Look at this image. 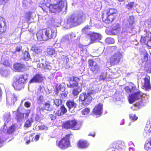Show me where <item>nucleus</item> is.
<instances>
[{
    "mask_svg": "<svg viewBox=\"0 0 151 151\" xmlns=\"http://www.w3.org/2000/svg\"><path fill=\"white\" fill-rule=\"evenodd\" d=\"M86 14L83 13L78 15L73 14L68 18L64 25L67 29L70 28L82 23L86 20Z\"/></svg>",
    "mask_w": 151,
    "mask_h": 151,
    "instance_id": "1",
    "label": "nucleus"
},
{
    "mask_svg": "<svg viewBox=\"0 0 151 151\" xmlns=\"http://www.w3.org/2000/svg\"><path fill=\"white\" fill-rule=\"evenodd\" d=\"M57 35L56 31L50 27L39 30L36 34L38 41H47L54 38Z\"/></svg>",
    "mask_w": 151,
    "mask_h": 151,
    "instance_id": "2",
    "label": "nucleus"
},
{
    "mask_svg": "<svg viewBox=\"0 0 151 151\" xmlns=\"http://www.w3.org/2000/svg\"><path fill=\"white\" fill-rule=\"evenodd\" d=\"M52 4L48 7L46 4H43L41 8L44 12H47L49 10L52 13H55L58 10H61L64 6V2L62 0H50Z\"/></svg>",
    "mask_w": 151,
    "mask_h": 151,
    "instance_id": "3",
    "label": "nucleus"
},
{
    "mask_svg": "<svg viewBox=\"0 0 151 151\" xmlns=\"http://www.w3.org/2000/svg\"><path fill=\"white\" fill-rule=\"evenodd\" d=\"M117 12V10L113 8L104 10L101 16L103 22L106 24L111 23L115 19Z\"/></svg>",
    "mask_w": 151,
    "mask_h": 151,
    "instance_id": "4",
    "label": "nucleus"
},
{
    "mask_svg": "<svg viewBox=\"0 0 151 151\" xmlns=\"http://www.w3.org/2000/svg\"><path fill=\"white\" fill-rule=\"evenodd\" d=\"M62 128L65 129L78 130L80 129L81 125L77 120L73 119L64 122L62 124Z\"/></svg>",
    "mask_w": 151,
    "mask_h": 151,
    "instance_id": "5",
    "label": "nucleus"
},
{
    "mask_svg": "<svg viewBox=\"0 0 151 151\" xmlns=\"http://www.w3.org/2000/svg\"><path fill=\"white\" fill-rule=\"evenodd\" d=\"M27 79V74H20L13 82L12 86L15 90H20L24 88V84L26 83Z\"/></svg>",
    "mask_w": 151,
    "mask_h": 151,
    "instance_id": "6",
    "label": "nucleus"
},
{
    "mask_svg": "<svg viewBox=\"0 0 151 151\" xmlns=\"http://www.w3.org/2000/svg\"><path fill=\"white\" fill-rule=\"evenodd\" d=\"M72 133L66 134L58 141L56 142V145L62 150L67 149L71 146L70 137L72 135Z\"/></svg>",
    "mask_w": 151,
    "mask_h": 151,
    "instance_id": "7",
    "label": "nucleus"
},
{
    "mask_svg": "<svg viewBox=\"0 0 151 151\" xmlns=\"http://www.w3.org/2000/svg\"><path fill=\"white\" fill-rule=\"evenodd\" d=\"M88 62V68L92 73L96 74L100 72V66L94 59H89Z\"/></svg>",
    "mask_w": 151,
    "mask_h": 151,
    "instance_id": "8",
    "label": "nucleus"
},
{
    "mask_svg": "<svg viewBox=\"0 0 151 151\" xmlns=\"http://www.w3.org/2000/svg\"><path fill=\"white\" fill-rule=\"evenodd\" d=\"M140 42L147 46L149 48H151V33L145 31V33L142 35L140 40Z\"/></svg>",
    "mask_w": 151,
    "mask_h": 151,
    "instance_id": "9",
    "label": "nucleus"
},
{
    "mask_svg": "<svg viewBox=\"0 0 151 151\" xmlns=\"http://www.w3.org/2000/svg\"><path fill=\"white\" fill-rule=\"evenodd\" d=\"M91 94L90 93L86 94L85 92L81 93L79 97V101L82 102L83 105H88L90 103L92 99L90 95Z\"/></svg>",
    "mask_w": 151,
    "mask_h": 151,
    "instance_id": "10",
    "label": "nucleus"
},
{
    "mask_svg": "<svg viewBox=\"0 0 151 151\" xmlns=\"http://www.w3.org/2000/svg\"><path fill=\"white\" fill-rule=\"evenodd\" d=\"M123 56L120 53H116L110 58L109 63L111 66L118 65Z\"/></svg>",
    "mask_w": 151,
    "mask_h": 151,
    "instance_id": "11",
    "label": "nucleus"
},
{
    "mask_svg": "<svg viewBox=\"0 0 151 151\" xmlns=\"http://www.w3.org/2000/svg\"><path fill=\"white\" fill-rule=\"evenodd\" d=\"M80 80V78L76 76H73L69 77L68 79L69 84H67L68 87L70 88L78 87Z\"/></svg>",
    "mask_w": 151,
    "mask_h": 151,
    "instance_id": "12",
    "label": "nucleus"
},
{
    "mask_svg": "<svg viewBox=\"0 0 151 151\" xmlns=\"http://www.w3.org/2000/svg\"><path fill=\"white\" fill-rule=\"evenodd\" d=\"M142 95V94L140 91L130 95L128 98L129 103L130 104H132L135 101L139 99Z\"/></svg>",
    "mask_w": 151,
    "mask_h": 151,
    "instance_id": "13",
    "label": "nucleus"
},
{
    "mask_svg": "<svg viewBox=\"0 0 151 151\" xmlns=\"http://www.w3.org/2000/svg\"><path fill=\"white\" fill-rule=\"evenodd\" d=\"M90 37V44H92L97 40H100L101 38V35L94 32H91L89 35Z\"/></svg>",
    "mask_w": 151,
    "mask_h": 151,
    "instance_id": "14",
    "label": "nucleus"
},
{
    "mask_svg": "<svg viewBox=\"0 0 151 151\" xmlns=\"http://www.w3.org/2000/svg\"><path fill=\"white\" fill-rule=\"evenodd\" d=\"M144 82L142 83V88L145 89L146 90H150L151 86L150 83V77L149 76L145 77L143 78Z\"/></svg>",
    "mask_w": 151,
    "mask_h": 151,
    "instance_id": "15",
    "label": "nucleus"
},
{
    "mask_svg": "<svg viewBox=\"0 0 151 151\" xmlns=\"http://www.w3.org/2000/svg\"><path fill=\"white\" fill-rule=\"evenodd\" d=\"M13 68L16 71L23 72L26 69L25 65L22 63H17L13 65Z\"/></svg>",
    "mask_w": 151,
    "mask_h": 151,
    "instance_id": "16",
    "label": "nucleus"
},
{
    "mask_svg": "<svg viewBox=\"0 0 151 151\" xmlns=\"http://www.w3.org/2000/svg\"><path fill=\"white\" fill-rule=\"evenodd\" d=\"M103 107V104L99 103L95 106L93 110V113L97 115H101L102 113Z\"/></svg>",
    "mask_w": 151,
    "mask_h": 151,
    "instance_id": "17",
    "label": "nucleus"
},
{
    "mask_svg": "<svg viewBox=\"0 0 151 151\" xmlns=\"http://www.w3.org/2000/svg\"><path fill=\"white\" fill-rule=\"evenodd\" d=\"M43 78L41 75L37 73L34 75L29 81V83H39L42 81Z\"/></svg>",
    "mask_w": 151,
    "mask_h": 151,
    "instance_id": "18",
    "label": "nucleus"
},
{
    "mask_svg": "<svg viewBox=\"0 0 151 151\" xmlns=\"http://www.w3.org/2000/svg\"><path fill=\"white\" fill-rule=\"evenodd\" d=\"M88 142L86 140L83 139L79 140L77 144V146L80 148L84 149L86 148L89 146Z\"/></svg>",
    "mask_w": 151,
    "mask_h": 151,
    "instance_id": "19",
    "label": "nucleus"
},
{
    "mask_svg": "<svg viewBox=\"0 0 151 151\" xmlns=\"http://www.w3.org/2000/svg\"><path fill=\"white\" fill-rule=\"evenodd\" d=\"M66 105L68 108L69 110L73 108H75L76 107V104L73 99H69L67 101Z\"/></svg>",
    "mask_w": 151,
    "mask_h": 151,
    "instance_id": "20",
    "label": "nucleus"
},
{
    "mask_svg": "<svg viewBox=\"0 0 151 151\" xmlns=\"http://www.w3.org/2000/svg\"><path fill=\"white\" fill-rule=\"evenodd\" d=\"M67 110L64 105H62L60 109H58L56 111V114L58 116H62L67 113Z\"/></svg>",
    "mask_w": 151,
    "mask_h": 151,
    "instance_id": "21",
    "label": "nucleus"
},
{
    "mask_svg": "<svg viewBox=\"0 0 151 151\" xmlns=\"http://www.w3.org/2000/svg\"><path fill=\"white\" fill-rule=\"evenodd\" d=\"M111 145L112 147L114 148L118 147V149H122L124 147V142L121 141L114 142L111 144Z\"/></svg>",
    "mask_w": 151,
    "mask_h": 151,
    "instance_id": "22",
    "label": "nucleus"
},
{
    "mask_svg": "<svg viewBox=\"0 0 151 151\" xmlns=\"http://www.w3.org/2000/svg\"><path fill=\"white\" fill-rule=\"evenodd\" d=\"M41 46L34 45L32 47V49L33 51L37 54H40L42 52V49Z\"/></svg>",
    "mask_w": 151,
    "mask_h": 151,
    "instance_id": "23",
    "label": "nucleus"
},
{
    "mask_svg": "<svg viewBox=\"0 0 151 151\" xmlns=\"http://www.w3.org/2000/svg\"><path fill=\"white\" fill-rule=\"evenodd\" d=\"M90 29V28L89 25L86 26L82 29L81 31L83 34L86 35L87 36H89L91 32L89 30Z\"/></svg>",
    "mask_w": 151,
    "mask_h": 151,
    "instance_id": "24",
    "label": "nucleus"
},
{
    "mask_svg": "<svg viewBox=\"0 0 151 151\" xmlns=\"http://www.w3.org/2000/svg\"><path fill=\"white\" fill-rule=\"evenodd\" d=\"M65 90V88L61 84L56 85L55 92V95H57L58 94L59 91L63 92Z\"/></svg>",
    "mask_w": 151,
    "mask_h": 151,
    "instance_id": "25",
    "label": "nucleus"
},
{
    "mask_svg": "<svg viewBox=\"0 0 151 151\" xmlns=\"http://www.w3.org/2000/svg\"><path fill=\"white\" fill-rule=\"evenodd\" d=\"M24 117V114L20 112L19 109L18 108L17 110V114L16 119L18 121H21Z\"/></svg>",
    "mask_w": 151,
    "mask_h": 151,
    "instance_id": "26",
    "label": "nucleus"
},
{
    "mask_svg": "<svg viewBox=\"0 0 151 151\" xmlns=\"http://www.w3.org/2000/svg\"><path fill=\"white\" fill-rule=\"evenodd\" d=\"M33 12L30 11H28L26 13L24 18L25 21L28 23H29L32 17V14Z\"/></svg>",
    "mask_w": 151,
    "mask_h": 151,
    "instance_id": "27",
    "label": "nucleus"
},
{
    "mask_svg": "<svg viewBox=\"0 0 151 151\" xmlns=\"http://www.w3.org/2000/svg\"><path fill=\"white\" fill-rule=\"evenodd\" d=\"M15 129L16 126L15 124H13L7 129L6 132L9 134H12L15 131Z\"/></svg>",
    "mask_w": 151,
    "mask_h": 151,
    "instance_id": "28",
    "label": "nucleus"
},
{
    "mask_svg": "<svg viewBox=\"0 0 151 151\" xmlns=\"http://www.w3.org/2000/svg\"><path fill=\"white\" fill-rule=\"evenodd\" d=\"M144 70L147 73H151V61L144 65Z\"/></svg>",
    "mask_w": 151,
    "mask_h": 151,
    "instance_id": "29",
    "label": "nucleus"
},
{
    "mask_svg": "<svg viewBox=\"0 0 151 151\" xmlns=\"http://www.w3.org/2000/svg\"><path fill=\"white\" fill-rule=\"evenodd\" d=\"M55 50L53 48H48L45 51L46 55L48 56L52 55L55 54Z\"/></svg>",
    "mask_w": 151,
    "mask_h": 151,
    "instance_id": "30",
    "label": "nucleus"
},
{
    "mask_svg": "<svg viewBox=\"0 0 151 151\" xmlns=\"http://www.w3.org/2000/svg\"><path fill=\"white\" fill-rule=\"evenodd\" d=\"M33 122L32 120L28 119L27 120L24 125V127L26 128H28L31 126V124Z\"/></svg>",
    "mask_w": 151,
    "mask_h": 151,
    "instance_id": "31",
    "label": "nucleus"
},
{
    "mask_svg": "<svg viewBox=\"0 0 151 151\" xmlns=\"http://www.w3.org/2000/svg\"><path fill=\"white\" fill-rule=\"evenodd\" d=\"M50 101H48L47 102L45 103L43 105V107L42 108L43 110H44L47 111H50Z\"/></svg>",
    "mask_w": 151,
    "mask_h": 151,
    "instance_id": "32",
    "label": "nucleus"
},
{
    "mask_svg": "<svg viewBox=\"0 0 151 151\" xmlns=\"http://www.w3.org/2000/svg\"><path fill=\"white\" fill-rule=\"evenodd\" d=\"M23 59L26 60H28L30 58V55L28 51H25L24 53Z\"/></svg>",
    "mask_w": 151,
    "mask_h": 151,
    "instance_id": "33",
    "label": "nucleus"
},
{
    "mask_svg": "<svg viewBox=\"0 0 151 151\" xmlns=\"http://www.w3.org/2000/svg\"><path fill=\"white\" fill-rule=\"evenodd\" d=\"M42 68L44 69H50L51 68V67L50 65V63L48 62H46L45 64L41 63Z\"/></svg>",
    "mask_w": 151,
    "mask_h": 151,
    "instance_id": "34",
    "label": "nucleus"
},
{
    "mask_svg": "<svg viewBox=\"0 0 151 151\" xmlns=\"http://www.w3.org/2000/svg\"><path fill=\"white\" fill-rule=\"evenodd\" d=\"M79 87H78L77 88H74L73 90L72 94L74 96H76L78 95L79 92L81 91H79Z\"/></svg>",
    "mask_w": 151,
    "mask_h": 151,
    "instance_id": "35",
    "label": "nucleus"
},
{
    "mask_svg": "<svg viewBox=\"0 0 151 151\" xmlns=\"http://www.w3.org/2000/svg\"><path fill=\"white\" fill-rule=\"evenodd\" d=\"M62 102V101L60 99H55L54 100L53 103L56 106L58 107Z\"/></svg>",
    "mask_w": 151,
    "mask_h": 151,
    "instance_id": "36",
    "label": "nucleus"
},
{
    "mask_svg": "<svg viewBox=\"0 0 151 151\" xmlns=\"http://www.w3.org/2000/svg\"><path fill=\"white\" fill-rule=\"evenodd\" d=\"M90 111V110L88 108H85L83 109L81 111V114L83 115H85L88 114Z\"/></svg>",
    "mask_w": 151,
    "mask_h": 151,
    "instance_id": "37",
    "label": "nucleus"
},
{
    "mask_svg": "<svg viewBox=\"0 0 151 151\" xmlns=\"http://www.w3.org/2000/svg\"><path fill=\"white\" fill-rule=\"evenodd\" d=\"M129 119L132 121H135L137 120L138 117L136 116L135 114H130L129 115Z\"/></svg>",
    "mask_w": 151,
    "mask_h": 151,
    "instance_id": "38",
    "label": "nucleus"
},
{
    "mask_svg": "<svg viewBox=\"0 0 151 151\" xmlns=\"http://www.w3.org/2000/svg\"><path fill=\"white\" fill-rule=\"evenodd\" d=\"M134 5V3L133 2H129L126 5V7L128 9H132Z\"/></svg>",
    "mask_w": 151,
    "mask_h": 151,
    "instance_id": "39",
    "label": "nucleus"
},
{
    "mask_svg": "<svg viewBox=\"0 0 151 151\" xmlns=\"http://www.w3.org/2000/svg\"><path fill=\"white\" fill-rule=\"evenodd\" d=\"M54 113L53 114H51L49 115L51 120H55L56 119V116H58L56 114V111H54Z\"/></svg>",
    "mask_w": 151,
    "mask_h": 151,
    "instance_id": "40",
    "label": "nucleus"
},
{
    "mask_svg": "<svg viewBox=\"0 0 151 151\" xmlns=\"http://www.w3.org/2000/svg\"><path fill=\"white\" fill-rule=\"evenodd\" d=\"M38 128L40 130H47L48 129L47 127L44 125L39 126Z\"/></svg>",
    "mask_w": 151,
    "mask_h": 151,
    "instance_id": "41",
    "label": "nucleus"
},
{
    "mask_svg": "<svg viewBox=\"0 0 151 151\" xmlns=\"http://www.w3.org/2000/svg\"><path fill=\"white\" fill-rule=\"evenodd\" d=\"M11 116V114L10 112L6 113L4 115V118L6 120L9 119Z\"/></svg>",
    "mask_w": 151,
    "mask_h": 151,
    "instance_id": "42",
    "label": "nucleus"
},
{
    "mask_svg": "<svg viewBox=\"0 0 151 151\" xmlns=\"http://www.w3.org/2000/svg\"><path fill=\"white\" fill-rule=\"evenodd\" d=\"M63 62L67 64L69 61V59L68 57L66 55H63Z\"/></svg>",
    "mask_w": 151,
    "mask_h": 151,
    "instance_id": "43",
    "label": "nucleus"
},
{
    "mask_svg": "<svg viewBox=\"0 0 151 151\" xmlns=\"http://www.w3.org/2000/svg\"><path fill=\"white\" fill-rule=\"evenodd\" d=\"M148 54H146L145 55L141 58L142 62H146L148 60Z\"/></svg>",
    "mask_w": 151,
    "mask_h": 151,
    "instance_id": "44",
    "label": "nucleus"
},
{
    "mask_svg": "<svg viewBox=\"0 0 151 151\" xmlns=\"http://www.w3.org/2000/svg\"><path fill=\"white\" fill-rule=\"evenodd\" d=\"M134 18L133 17H129V18L128 19V21L129 25H132L133 24L134 22Z\"/></svg>",
    "mask_w": 151,
    "mask_h": 151,
    "instance_id": "45",
    "label": "nucleus"
},
{
    "mask_svg": "<svg viewBox=\"0 0 151 151\" xmlns=\"http://www.w3.org/2000/svg\"><path fill=\"white\" fill-rule=\"evenodd\" d=\"M30 137H32V135L30 134L29 136H28L25 137V139H27V141H26L25 143L27 145L29 144L31 141H33L32 139V140H31L30 138L28 139V138H30Z\"/></svg>",
    "mask_w": 151,
    "mask_h": 151,
    "instance_id": "46",
    "label": "nucleus"
},
{
    "mask_svg": "<svg viewBox=\"0 0 151 151\" xmlns=\"http://www.w3.org/2000/svg\"><path fill=\"white\" fill-rule=\"evenodd\" d=\"M106 42L108 43H113L114 42L113 39L110 37H108L106 40Z\"/></svg>",
    "mask_w": 151,
    "mask_h": 151,
    "instance_id": "47",
    "label": "nucleus"
},
{
    "mask_svg": "<svg viewBox=\"0 0 151 151\" xmlns=\"http://www.w3.org/2000/svg\"><path fill=\"white\" fill-rule=\"evenodd\" d=\"M124 89L128 93H130L131 92V88L130 87V85H129V86H126Z\"/></svg>",
    "mask_w": 151,
    "mask_h": 151,
    "instance_id": "48",
    "label": "nucleus"
},
{
    "mask_svg": "<svg viewBox=\"0 0 151 151\" xmlns=\"http://www.w3.org/2000/svg\"><path fill=\"white\" fill-rule=\"evenodd\" d=\"M67 96V94L65 93L64 92L61 93L59 97L60 98V99L61 100L64 99L65 97H66Z\"/></svg>",
    "mask_w": 151,
    "mask_h": 151,
    "instance_id": "49",
    "label": "nucleus"
},
{
    "mask_svg": "<svg viewBox=\"0 0 151 151\" xmlns=\"http://www.w3.org/2000/svg\"><path fill=\"white\" fill-rule=\"evenodd\" d=\"M144 148L145 150L147 151H151V147L149 146L148 144L145 146Z\"/></svg>",
    "mask_w": 151,
    "mask_h": 151,
    "instance_id": "50",
    "label": "nucleus"
},
{
    "mask_svg": "<svg viewBox=\"0 0 151 151\" xmlns=\"http://www.w3.org/2000/svg\"><path fill=\"white\" fill-rule=\"evenodd\" d=\"M130 87H131V91L136 90V87L135 86H134L132 83L130 84Z\"/></svg>",
    "mask_w": 151,
    "mask_h": 151,
    "instance_id": "51",
    "label": "nucleus"
},
{
    "mask_svg": "<svg viewBox=\"0 0 151 151\" xmlns=\"http://www.w3.org/2000/svg\"><path fill=\"white\" fill-rule=\"evenodd\" d=\"M24 106L27 108H29L31 106V104L28 101H26L24 103Z\"/></svg>",
    "mask_w": 151,
    "mask_h": 151,
    "instance_id": "52",
    "label": "nucleus"
},
{
    "mask_svg": "<svg viewBox=\"0 0 151 151\" xmlns=\"http://www.w3.org/2000/svg\"><path fill=\"white\" fill-rule=\"evenodd\" d=\"M40 135H41L40 134H36L35 137V138H34L35 141H37L39 140V139L40 138Z\"/></svg>",
    "mask_w": 151,
    "mask_h": 151,
    "instance_id": "53",
    "label": "nucleus"
},
{
    "mask_svg": "<svg viewBox=\"0 0 151 151\" xmlns=\"http://www.w3.org/2000/svg\"><path fill=\"white\" fill-rule=\"evenodd\" d=\"M13 97L12 100L14 102L17 101V96L14 93L13 94Z\"/></svg>",
    "mask_w": 151,
    "mask_h": 151,
    "instance_id": "54",
    "label": "nucleus"
},
{
    "mask_svg": "<svg viewBox=\"0 0 151 151\" xmlns=\"http://www.w3.org/2000/svg\"><path fill=\"white\" fill-rule=\"evenodd\" d=\"M43 100V96L42 95L40 96L37 99V101L40 102H42Z\"/></svg>",
    "mask_w": 151,
    "mask_h": 151,
    "instance_id": "55",
    "label": "nucleus"
},
{
    "mask_svg": "<svg viewBox=\"0 0 151 151\" xmlns=\"http://www.w3.org/2000/svg\"><path fill=\"white\" fill-rule=\"evenodd\" d=\"M22 49V47L21 46H19L17 47L15 49V50L16 52H20Z\"/></svg>",
    "mask_w": 151,
    "mask_h": 151,
    "instance_id": "56",
    "label": "nucleus"
},
{
    "mask_svg": "<svg viewBox=\"0 0 151 151\" xmlns=\"http://www.w3.org/2000/svg\"><path fill=\"white\" fill-rule=\"evenodd\" d=\"M41 119V117L40 116L37 114L36 115V117H35V119L36 121H38L39 120H40Z\"/></svg>",
    "mask_w": 151,
    "mask_h": 151,
    "instance_id": "57",
    "label": "nucleus"
},
{
    "mask_svg": "<svg viewBox=\"0 0 151 151\" xmlns=\"http://www.w3.org/2000/svg\"><path fill=\"white\" fill-rule=\"evenodd\" d=\"M3 140L0 137V147H1L3 145Z\"/></svg>",
    "mask_w": 151,
    "mask_h": 151,
    "instance_id": "58",
    "label": "nucleus"
},
{
    "mask_svg": "<svg viewBox=\"0 0 151 151\" xmlns=\"http://www.w3.org/2000/svg\"><path fill=\"white\" fill-rule=\"evenodd\" d=\"M6 0H0V4H3L5 3Z\"/></svg>",
    "mask_w": 151,
    "mask_h": 151,
    "instance_id": "59",
    "label": "nucleus"
},
{
    "mask_svg": "<svg viewBox=\"0 0 151 151\" xmlns=\"http://www.w3.org/2000/svg\"><path fill=\"white\" fill-rule=\"evenodd\" d=\"M100 78L101 80H104L105 79V78L102 75L100 76Z\"/></svg>",
    "mask_w": 151,
    "mask_h": 151,
    "instance_id": "60",
    "label": "nucleus"
},
{
    "mask_svg": "<svg viewBox=\"0 0 151 151\" xmlns=\"http://www.w3.org/2000/svg\"><path fill=\"white\" fill-rule=\"evenodd\" d=\"M89 136H91L93 137H94L95 135V133H93V134H90L88 135Z\"/></svg>",
    "mask_w": 151,
    "mask_h": 151,
    "instance_id": "61",
    "label": "nucleus"
},
{
    "mask_svg": "<svg viewBox=\"0 0 151 151\" xmlns=\"http://www.w3.org/2000/svg\"><path fill=\"white\" fill-rule=\"evenodd\" d=\"M6 125H7V124L6 123H5L4 124V127L5 126L6 127Z\"/></svg>",
    "mask_w": 151,
    "mask_h": 151,
    "instance_id": "62",
    "label": "nucleus"
},
{
    "mask_svg": "<svg viewBox=\"0 0 151 151\" xmlns=\"http://www.w3.org/2000/svg\"><path fill=\"white\" fill-rule=\"evenodd\" d=\"M150 145L151 146V140L149 142Z\"/></svg>",
    "mask_w": 151,
    "mask_h": 151,
    "instance_id": "63",
    "label": "nucleus"
},
{
    "mask_svg": "<svg viewBox=\"0 0 151 151\" xmlns=\"http://www.w3.org/2000/svg\"><path fill=\"white\" fill-rule=\"evenodd\" d=\"M2 26L1 24H0V28H2Z\"/></svg>",
    "mask_w": 151,
    "mask_h": 151,
    "instance_id": "64",
    "label": "nucleus"
}]
</instances>
